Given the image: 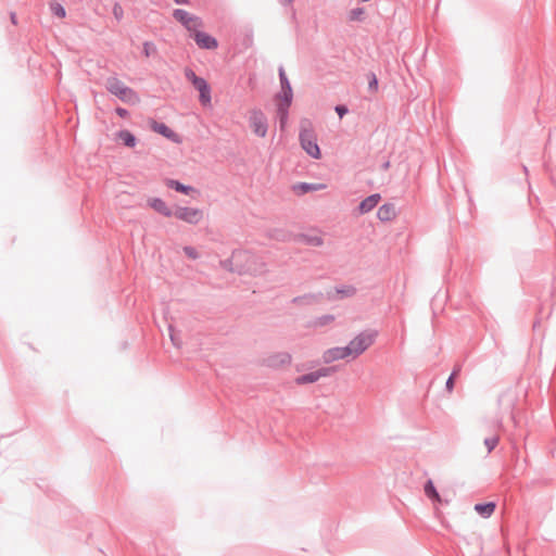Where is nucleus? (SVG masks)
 <instances>
[{
  "instance_id": "nucleus-31",
  "label": "nucleus",
  "mask_w": 556,
  "mask_h": 556,
  "mask_svg": "<svg viewBox=\"0 0 556 556\" xmlns=\"http://www.w3.org/2000/svg\"><path fill=\"white\" fill-rule=\"evenodd\" d=\"M143 54L149 58L157 52L156 46L152 41L143 42Z\"/></svg>"
},
{
  "instance_id": "nucleus-26",
  "label": "nucleus",
  "mask_w": 556,
  "mask_h": 556,
  "mask_svg": "<svg viewBox=\"0 0 556 556\" xmlns=\"http://www.w3.org/2000/svg\"><path fill=\"white\" fill-rule=\"evenodd\" d=\"M302 240L313 247H321L324 244V240L319 236H312V235H302Z\"/></svg>"
},
{
  "instance_id": "nucleus-46",
  "label": "nucleus",
  "mask_w": 556,
  "mask_h": 556,
  "mask_svg": "<svg viewBox=\"0 0 556 556\" xmlns=\"http://www.w3.org/2000/svg\"><path fill=\"white\" fill-rule=\"evenodd\" d=\"M176 4H189V0H174Z\"/></svg>"
},
{
  "instance_id": "nucleus-13",
  "label": "nucleus",
  "mask_w": 556,
  "mask_h": 556,
  "mask_svg": "<svg viewBox=\"0 0 556 556\" xmlns=\"http://www.w3.org/2000/svg\"><path fill=\"white\" fill-rule=\"evenodd\" d=\"M192 86L199 91V100L201 104L204 106L211 104L212 96L208 83L203 77H199L192 81Z\"/></svg>"
},
{
  "instance_id": "nucleus-27",
  "label": "nucleus",
  "mask_w": 556,
  "mask_h": 556,
  "mask_svg": "<svg viewBox=\"0 0 556 556\" xmlns=\"http://www.w3.org/2000/svg\"><path fill=\"white\" fill-rule=\"evenodd\" d=\"M50 9L56 17L63 18L66 15L65 8L61 3L53 2L50 4Z\"/></svg>"
},
{
  "instance_id": "nucleus-4",
  "label": "nucleus",
  "mask_w": 556,
  "mask_h": 556,
  "mask_svg": "<svg viewBox=\"0 0 556 556\" xmlns=\"http://www.w3.org/2000/svg\"><path fill=\"white\" fill-rule=\"evenodd\" d=\"M299 140L303 150L313 159H320L321 152L317 143V138L312 128H302L299 134Z\"/></svg>"
},
{
  "instance_id": "nucleus-15",
  "label": "nucleus",
  "mask_w": 556,
  "mask_h": 556,
  "mask_svg": "<svg viewBox=\"0 0 556 556\" xmlns=\"http://www.w3.org/2000/svg\"><path fill=\"white\" fill-rule=\"evenodd\" d=\"M165 185L167 188L173 189L177 192H180L186 195H192V193H199V191L192 186L185 185L179 180L168 178L165 180Z\"/></svg>"
},
{
  "instance_id": "nucleus-39",
  "label": "nucleus",
  "mask_w": 556,
  "mask_h": 556,
  "mask_svg": "<svg viewBox=\"0 0 556 556\" xmlns=\"http://www.w3.org/2000/svg\"><path fill=\"white\" fill-rule=\"evenodd\" d=\"M455 378H456V372H451V375L448 376L446 383H445L446 390H448V391L453 390Z\"/></svg>"
},
{
  "instance_id": "nucleus-18",
  "label": "nucleus",
  "mask_w": 556,
  "mask_h": 556,
  "mask_svg": "<svg viewBox=\"0 0 556 556\" xmlns=\"http://www.w3.org/2000/svg\"><path fill=\"white\" fill-rule=\"evenodd\" d=\"M324 298L321 292L318 293H306L303 295L295 296L291 300V303L295 305L307 306L319 302Z\"/></svg>"
},
{
  "instance_id": "nucleus-34",
  "label": "nucleus",
  "mask_w": 556,
  "mask_h": 556,
  "mask_svg": "<svg viewBox=\"0 0 556 556\" xmlns=\"http://www.w3.org/2000/svg\"><path fill=\"white\" fill-rule=\"evenodd\" d=\"M317 374L318 379L329 377L336 371V367H321L317 370H315Z\"/></svg>"
},
{
  "instance_id": "nucleus-25",
  "label": "nucleus",
  "mask_w": 556,
  "mask_h": 556,
  "mask_svg": "<svg viewBox=\"0 0 556 556\" xmlns=\"http://www.w3.org/2000/svg\"><path fill=\"white\" fill-rule=\"evenodd\" d=\"M365 17V9L364 8H354L348 14V20L350 22H362Z\"/></svg>"
},
{
  "instance_id": "nucleus-9",
  "label": "nucleus",
  "mask_w": 556,
  "mask_h": 556,
  "mask_svg": "<svg viewBox=\"0 0 556 556\" xmlns=\"http://www.w3.org/2000/svg\"><path fill=\"white\" fill-rule=\"evenodd\" d=\"M190 37L195 41L197 46L201 49L205 50H214L218 47V41L213 36L208 35L205 31L198 30L195 28Z\"/></svg>"
},
{
  "instance_id": "nucleus-41",
  "label": "nucleus",
  "mask_w": 556,
  "mask_h": 556,
  "mask_svg": "<svg viewBox=\"0 0 556 556\" xmlns=\"http://www.w3.org/2000/svg\"><path fill=\"white\" fill-rule=\"evenodd\" d=\"M113 13H114V16L116 17V20H121L123 17V10L117 4L113 9Z\"/></svg>"
},
{
  "instance_id": "nucleus-32",
  "label": "nucleus",
  "mask_w": 556,
  "mask_h": 556,
  "mask_svg": "<svg viewBox=\"0 0 556 556\" xmlns=\"http://www.w3.org/2000/svg\"><path fill=\"white\" fill-rule=\"evenodd\" d=\"M498 440L500 439L497 435H493V437L484 439V445L488 450V453H491L496 447V445L498 444Z\"/></svg>"
},
{
  "instance_id": "nucleus-2",
  "label": "nucleus",
  "mask_w": 556,
  "mask_h": 556,
  "mask_svg": "<svg viewBox=\"0 0 556 556\" xmlns=\"http://www.w3.org/2000/svg\"><path fill=\"white\" fill-rule=\"evenodd\" d=\"M105 88L110 93L128 104H135L139 101L137 92L126 86L117 77H109L105 83Z\"/></svg>"
},
{
  "instance_id": "nucleus-35",
  "label": "nucleus",
  "mask_w": 556,
  "mask_h": 556,
  "mask_svg": "<svg viewBox=\"0 0 556 556\" xmlns=\"http://www.w3.org/2000/svg\"><path fill=\"white\" fill-rule=\"evenodd\" d=\"M184 253L191 260L199 258V252L195 250V248L186 245L184 247Z\"/></svg>"
},
{
  "instance_id": "nucleus-3",
  "label": "nucleus",
  "mask_w": 556,
  "mask_h": 556,
  "mask_svg": "<svg viewBox=\"0 0 556 556\" xmlns=\"http://www.w3.org/2000/svg\"><path fill=\"white\" fill-rule=\"evenodd\" d=\"M377 334L378 333L375 330H365L352 339L348 344V348L351 350L352 358L358 357L369 346H371L376 340Z\"/></svg>"
},
{
  "instance_id": "nucleus-30",
  "label": "nucleus",
  "mask_w": 556,
  "mask_h": 556,
  "mask_svg": "<svg viewBox=\"0 0 556 556\" xmlns=\"http://www.w3.org/2000/svg\"><path fill=\"white\" fill-rule=\"evenodd\" d=\"M269 237L278 241H286L288 240L289 235L285 230L274 229L269 232Z\"/></svg>"
},
{
  "instance_id": "nucleus-29",
  "label": "nucleus",
  "mask_w": 556,
  "mask_h": 556,
  "mask_svg": "<svg viewBox=\"0 0 556 556\" xmlns=\"http://www.w3.org/2000/svg\"><path fill=\"white\" fill-rule=\"evenodd\" d=\"M378 78L377 75L374 72H370L368 74V90L370 92H377L378 91Z\"/></svg>"
},
{
  "instance_id": "nucleus-37",
  "label": "nucleus",
  "mask_w": 556,
  "mask_h": 556,
  "mask_svg": "<svg viewBox=\"0 0 556 556\" xmlns=\"http://www.w3.org/2000/svg\"><path fill=\"white\" fill-rule=\"evenodd\" d=\"M334 111L340 118H342L343 116H345L349 113V109L344 104L336 105Z\"/></svg>"
},
{
  "instance_id": "nucleus-16",
  "label": "nucleus",
  "mask_w": 556,
  "mask_h": 556,
  "mask_svg": "<svg viewBox=\"0 0 556 556\" xmlns=\"http://www.w3.org/2000/svg\"><path fill=\"white\" fill-rule=\"evenodd\" d=\"M148 205L165 217L173 216V210H170L165 203V201L162 200L161 198H150L148 200Z\"/></svg>"
},
{
  "instance_id": "nucleus-33",
  "label": "nucleus",
  "mask_w": 556,
  "mask_h": 556,
  "mask_svg": "<svg viewBox=\"0 0 556 556\" xmlns=\"http://www.w3.org/2000/svg\"><path fill=\"white\" fill-rule=\"evenodd\" d=\"M168 332H169V338H170V341L172 343L177 346V348H180L181 346V341L180 339L178 338L176 331H175V328L172 324L168 325Z\"/></svg>"
},
{
  "instance_id": "nucleus-38",
  "label": "nucleus",
  "mask_w": 556,
  "mask_h": 556,
  "mask_svg": "<svg viewBox=\"0 0 556 556\" xmlns=\"http://www.w3.org/2000/svg\"><path fill=\"white\" fill-rule=\"evenodd\" d=\"M185 77L192 84V81L200 76H198L191 68L187 67L185 68Z\"/></svg>"
},
{
  "instance_id": "nucleus-17",
  "label": "nucleus",
  "mask_w": 556,
  "mask_h": 556,
  "mask_svg": "<svg viewBox=\"0 0 556 556\" xmlns=\"http://www.w3.org/2000/svg\"><path fill=\"white\" fill-rule=\"evenodd\" d=\"M381 199V195L379 193H372L365 198L361 203L358 204V212L359 214H366L369 213L371 210H374L379 201Z\"/></svg>"
},
{
  "instance_id": "nucleus-36",
  "label": "nucleus",
  "mask_w": 556,
  "mask_h": 556,
  "mask_svg": "<svg viewBox=\"0 0 556 556\" xmlns=\"http://www.w3.org/2000/svg\"><path fill=\"white\" fill-rule=\"evenodd\" d=\"M333 320H334V316L333 315H324V316H320L317 319V324L319 326H326V325L330 324Z\"/></svg>"
},
{
  "instance_id": "nucleus-24",
  "label": "nucleus",
  "mask_w": 556,
  "mask_h": 556,
  "mask_svg": "<svg viewBox=\"0 0 556 556\" xmlns=\"http://www.w3.org/2000/svg\"><path fill=\"white\" fill-rule=\"evenodd\" d=\"M291 354L287 352L278 353L270 359L273 365H289L291 363Z\"/></svg>"
},
{
  "instance_id": "nucleus-42",
  "label": "nucleus",
  "mask_w": 556,
  "mask_h": 556,
  "mask_svg": "<svg viewBox=\"0 0 556 556\" xmlns=\"http://www.w3.org/2000/svg\"><path fill=\"white\" fill-rule=\"evenodd\" d=\"M10 18H11L12 24H14V25L17 24L16 14L14 12H11Z\"/></svg>"
},
{
  "instance_id": "nucleus-6",
  "label": "nucleus",
  "mask_w": 556,
  "mask_h": 556,
  "mask_svg": "<svg viewBox=\"0 0 556 556\" xmlns=\"http://www.w3.org/2000/svg\"><path fill=\"white\" fill-rule=\"evenodd\" d=\"M249 123L250 127L252 128L253 132L256 136L261 138L266 137L268 130V123L267 117L265 116L261 109L251 110Z\"/></svg>"
},
{
  "instance_id": "nucleus-22",
  "label": "nucleus",
  "mask_w": 556,
  "mask_h": 556,
  "mask_svg": "<svg viewBox=\"0 0 556 556\" xmlns=\"http://www.w3.org/2000/svg\"><path fill=\"white\" fill-rule=\"evenodd\" d=\"M117 138L123 141V143L128 148H134L137 143L136 136L129 130L123 129L117 134Z\"/></svg>"
},
{
  "instance_id": "nucleus-45",
  "label": "nucleus",
  "mask_w": 556,
  "mask_h": 556,
  "mask_svg": "<svg viewBox=\"0 0 556 556\" xmlns=\"http://www.w3.org/2000/svg\"><path fill=\"white\" fill-rule=\"evenodd\" d=\"M389 167H390V162H389V161L383 162V163H382V165H381V168H382L383 170L389 169Z\"/></svg>"
},
{
  "instance_id": "nucleus-20",
  "label": "nucleus",
  "mask_w": 556,
  "mask_h": 556,
  "mask_svg": "<svg viewBox=\"0 0 556 556\" xmlns=\"http://www.w3.org/2000/svg\"><path fill=\"white\" fill-rule=\"evenodd\" d=\"M496 504L494 502L478 503L475 505V510L483 518H489L495 510Z\"/></svg>"
},
{
  "instance_id": "nucleus-8",
  "label": "nucleus",
  "mask_w": 556,
  "mask_h": 556,
  "mask_svg": "<svg viewBox=\"0 0 556 556\" xmlns=\"http://www.w3.org/2000/svg\"><path fill=\"white\" fill-rule=\"evenodd\" d=\"M173 17L184 25V27L190 31V34L198 27L202 26V20L195 15L190 14L184 9H175L173 11Z\"/></svg>"
},
{
  "instance_id": "nucleus-7",
  "label": "nucleus",
  "mask_w": 556,
  "mask_h": 556,
  "mask_svg": "<svg viewBox=\"0 0 556 556\" xmlns=\"http://www.w3.org/2000/svg\"><path fill=\"white\" fill-rule=\"evenodd\" d=\"M264 267H265V264L263 262H261L258 256H256L253 253V257L243 258V261L239 262V265L236 266V273H238L239 275L249 274V275L256 276V275L264 273V270H265Z\"/></svg>"
},
{
  "instance_id": "nucleus-44",
  "label": "nucleus",
  "mask_w": 556,
  "mask_h": 556,
  "mask_svg": "<svg viewBox=\"0 0 556 556\" xmlns=\"http://www.w3.org/2000/svg\"><path fill=\"white\" fill-rule=\"evenodd\" d=\"M460 369H462V366L458 364V365H456V366L453 368L452 372H456V377H457V376H458V374L460 372Z\"/></svg>"
},
{
  "instance_id": "nucleus-40",
  "label": "nucleus",
  "mask_w": 556,
  "mask_h": 556,
  "mask_svg": "<svg viewBox=\"0 0 556 556\" xmlns=\"http://www.w3.org/2000/svg\"><path fill=\"white\" fill-rule=\"evenodd\" d=\"M115 113H116L119 117H123V118H125V117H127V116L129 115L128 110H127V109H125V108H121V106H117V108L115 109Z\"/></svg>"
},
{
  "instance_id": "nucleus-43",
  "label": "nucleus",
  "mask_w": 556,
  "mask_h": 556,
  "mask_svg": "<svg viewBox=\"0 0 556 556\" xmlns=\"http://www.w3.org/2000/svg\"><path fill=\"white\" fill-rule=\"evenodd\" d=\"M280 4L287 7V5H291L293 0H278Z\"/></svg>"
},
{
  "instance_id": "nucleus-10",
  "label": "nucleus",
  "mask_w": 556,
  "mask_h": 556,
  "mask_svg": "<svg viewBox=\"0 0 556 556\" xmlns=\"http://www.w3.org/2000/svg\"><path fill=\"white\" fill-rule=\"evenodd\" d=\"M350 356L352 357V354H351V350L348 348V345L334 346V348H330V349L326 350L323 353V361L326 364H330L332 362H336L339 359H344Z\"/></svg>"
},
{
  "instance_id": "nucleus-14",
  "label": "nucleus",
  "mask_w": 556,
  "mask_h": 556,
  "mask_svg": "<svg viewBox=\"0 0 556 556\" xmlns=\"http://www.w3.org/2000/svg\"><path fill=\"white\" fill-rule=\"evenodd\" d=\"M356 288L352 285H341L334 287L333 292H328L327 298L331 301L352 298L356 294Z\"/></svg>"
},
{
  "instance_id": "nucleus-19",
  "label": "nucleus",
  "mask_w": 556,
  "mask_h": 556,
  "mask_svg": "<svg viewBox=\"0 0 556 556\" xmlns=\"http://www.w3.org/2000/svg\"><path fill=\"white\" fill-rule=\"evenodd\" d=\"M396 216L395 205L384 203L377 211V218L381 222H390Z\"/></svg>"
},
{
  "instance_id": "nucleus-5",
  "label": "nucleus",
  "mask_w": 556,
  "mask_h": 556,
  "mask_svg": "<svg viewBox=\"0 0 556 556\" xmlns=\"http://www.w3.org/2000/svg\"><path fill=\"white\" fill-rule=\"evenodd\" d=\"M173 216L190 225H198L203 218V212L197 207L177 205L173 211Z\"/></svg>"
},
{
  "instance_id": "nucleus-11",
  "label": "nucleus",
  "mask_w": 556,
  "mask_h": 556,
  "mask_svg": "<svg viewBox=\"0 0 556 556\" xmlns=\"http://www.w3.org/2000/svg\"><path fill=\"white\" fill-rule=\"evenodd\" d=\"M251 257H253V253L250 251L235 250L229 258L222 261V266L229 271L236 273V266L239 265V262Z\"/></svg>"
},
{
  "instance_id": "nucleus-21",
  "label": "nucleus",
  "mask_w": 556,
  "mask_h": 556,
  "mask_svg": "<svg viewBox=\"0 0 556 556\" xmlns=\"http://www.w3.org/2000/svg\"><path fill=\"white\" fill-rule=\"evenodd\" d=\"M424 491H425L426 496L429 500H431L432 502H437V503L442 502L441 496H440L439 492L437 491L432 480L429 479L426 481V483L424 485Z\"/></svg>"
},
{
  "instance_id": "nucleus-1",
  "label": "nucleus",
  "mask_w": 556,
  "mask_h": 556,
  "mask_svg": "<svg viewBox=\"0 0 556 556\" xmlns=\"http://www.w3.org/2000/svg\"><path fill=\"white\" fill-rule=\"evenodd\" d=\"M278 75L281 90L276 94V98L280 100V103L278 104L277 108V112L279 115L280 127L283 128L288 119V112L292 103L293 92L289 78L287 77L285 68L282 66L279 67Z\"/></svg>"
},
{
  "instance_id": "nucleus-12",
  "label": "nucleus",
  "mask_w": 556,
  "mask_h": 556,
  "mask_svg": "<svg viewBox=\"0 0 556 556\" xmlns=\"http://www.w3.org/2000/svg\"><path fill=\"white\" fill-rule=\"evenodd\" d=\"M150 128L174 143H179L181 141L179 135L164 123L151 119Z\"/></svg>"
},
{
  "instance_id": "nucleus-28",
  "label": "nucleus",
  "mask_w": 556,
  "mask_h": 556,
  "mask_svg": "<svg viewBox=\"0 0 556 556\" xmlns=\"http://www.w3.org/2000/svg\"><path fill=\"white\" fill-rule=\"evenodd\" d=\"M294 190H299L302 193H306L309 191L318 190V186L314 185V184H308V182H300L296 186H294Z\"/></svg>"
},
{
  "instance_id": "nucleus-23",
  "label": "nucleus",
  "mask_w": 556,
  "mask_h": 556,
  "mask_svg": "<svg viewBox=\"0 0 556 556\" xmlns=\"http://www.w3.org/2000/svg\"><path fill=\"white\" fill-rule=\"evenodd\" d=\"M319 379L317 377L316 371H311V372H307V374H304V375H301V376L296 377L294 382L298 386H303V384L314 383V382H316Z\"/></svg>"
}]
</instances>
